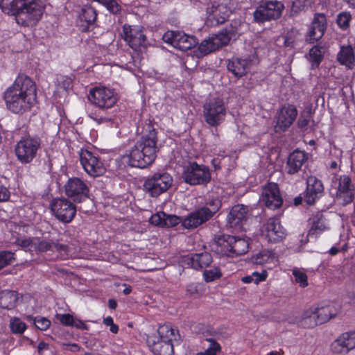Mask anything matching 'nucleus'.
I'll list each match as a JSON object with an SVG mask.
<instances>
[{
  "instance_id": "1",
  "label": "nucleus",
  "mask_w": 355,
  "mask_h": 355,
  "mask_svg": "<svg viewBox=\"0 0 355 355\" xmlns=\"http://www.w3.org/2000/svg\"><path fill=\"white\" fill-rule=\"evenodd\" d=\"M7 108L15 114L29 110L37 102L36 85L27 76L19 74L4 92Z\"/></svg>"
},
{
  "instance_id": "2",
  "label": "nucleus",
  "mask_w": 355,
  "mask_h": 355,
  "mask_svg": "<svg viewBox=\"0 0 355 355\" xmlns=\"http://www.w3.org/2000/svg\"><path fill=\"white\" fill-rule=\"evenodd\" d=\"M155 128L148 126V133L144 135L128 155L127 163L132 167L145 168L155 159L159 148Z\"/></svg>"
},
{
  "instance_id": "3",
  "label": "nucleus",
  "mask_w": 355,
  "mask_h": 355,
  "mask_svg": "<svg viewBox=\"0 0 355 355\" xmlns=\"http://www.w3.org/2000/svg\"><path fill=\"white\" fill-rule=\"evenodd\" d=\"M158 336H149L147 343L151 351L155 355H173L172 340L176 339L175 329L169 324L160 326L157 330Z\"/></svg>"
},
{
  "instance_id": "4",
  "label": "nucleus",
  "mask_w": 355,
  "mask_h": 355,
  "mask_svg": "<svg viewBox=\"0 0 355 355\" xmlns=\"http://www.w3.org/2000/svg\"><path fill=\"white\" fill-rule=\"evenodd\" d=\"M237 30L232 27H226L217 34H213L208 38L205 39L198 46V51L200 56H204L218 49L226 46L232 39H235Z\"/></svg>"
},
{
  "instance_id": "5",
  "label": "nucleus",
  "mask_w": 355,
  "mask_h": 355,
  "mask_svg": "<svg viewBox=\"0 0 355 355\" xmlns=\"http://www.w3.org/2000/svg\"><path fill=\"white\" fill-rule=\"evenodd\" d=\"M44 10L42 3L37 0L26 2L15 15L16 22L22 26H35L42 18Z\"/></svg>"
},
{
  "instance_id": "6",
  "label": "nucleus",
  "mask_w": 355,
  "mask_h": 355,
  "mask_svg": "<svg viewBox=\"0 0 355 355\" xmlns=\"http://www.w3.org/2000/svg\"><path fill=\"white\" fill-rule=\"evenodd\" d=\"M226 107L222 98H214L203 105V117L210 126L216 127L221 124L226 116Z\"/></svg>"
},
{
  "instance_id": "7",
  "label": "nucleus",
  "mask_w": 355,
  "mask_h": 355,
  "mask_svg": "<svg viewBox=\"0 0 355 355\" xmlns=\"http://www.w3.org/2000/svg\"><path fill=\"white\" fill-rule=\"evenodd\" d=\"M173 178L167 173H155L144 183V189L151 197H157L166 191L172 185Z\"/></svg>"
},
{
  "instance_id": "8",
  "label": "nucleus",
  "mask_w": 355,
  "mask_h": 355,
  "mask_svg": "<svg viewBox=\"0 0 355 355\" xmlns=\"http://www.w3.org/2000/svg\"><path fill=\"white\" fill-rule=\"evenodd\" d=\"M182 178L190 185L205 184L210 181L211 174L207 166L192 162L185 166Z\"/></svg>"
},
{
  "instance_id": "9",
  "label": "nucleus",
  "mask_w": 355,
  "mask_h": 355,
  "mask_svg": "<svg viewBox=\"0 0 355 355\" xmlns=\"http://www.w3.org/2000/svg\"><path fill=\"white\" fill-rule=\"evenodd\" d=\"M230 3V0H218L211 2V5L207 8V19L211 26H217L226 21L232 10Z\"/></svg>"
},
{
  "instance_id": "10",
  "label": "nucleus",
  "mask_w": 355,
  "mask_h": 355,
  "mask_svg": "<svg viewBox=\"0 0 355 355\" xmlns=\"http://www.w3.org/2000/svg\"><path fill=\"white\" fill-rule=\"evenodd\" d=\"M40 147V142L37 139L31 137L22 139L15 146V155L21 163L28 164L35 157Z\"/></svg>"
},
{
  "instance_id": "11",
  "label": "nucleus",
  "mask_w": 355,
  "mask_h": 355,
  "mask_svg": "<svg viewBox=\"0 0 355 355\" xmlns=\"http://www.w3.org/2000/svg\"><path fill=\"white\" fill-rule=\"evenodd\" d=\"M88 98L92 104L101 109L112 107L118 100L117 95L114 91L105 87L92 88Z\"/></svg>"
},
{
  "instance_id": "12",
  "label": "nucleus",
  "mask_w": 355,
  "mask_h": 355,
  "mask_svg": "<svg viewBox=\"0 0 355 355\" xmlns=\"http://www.w3.org/2000/svg\"><path fill=\"white\" fill-rule=\"evenodd\" d=\"M284 8L281 1H270L261 4L254 12V19L256 22L263 23L278 19Z\"/></svg>"
},
{
  "instance_id": "13",
  "label": "nucleus",
  "mask_w": 355,
  "mask_h": 355,
  "mask_svg": "<svg viewBox=\"0 0 355 355\" xmlns=\"http://www.w3.org/2000/svg\"><path fill=\"white\" fill-rule=\"evenodd\" d=\"M162 39L165 42L182 51L192 49L198 43L196 37L173 31L165 33Z\"/></svg>"
},
{
  "instance_id": "14",
  "label": "nucleus",
  "mask_w": 355,
  "mask_h": 355,
  "mask_svg": "<svg viewBox=\"0 0 355 355\" xmlns=\"http://www.w3.org/2000/svg\"><path fill=\"white\" fill-rule=\"evenodd\" d=\"M80 164L85 172L92 177H98L105 172L103 164L91 151L81 149L79 153Z\"/></svg>"
},
{
  "instance_id": "15",
  "label": "nucleus",
  "mask_w": 355,
  "mask_h": 355,
  "mask_svg": "<svg viewBox=\"0 0 355 355\" xmlns=\"http://www.w3.org/2000/svg\"><path fill=\"white\" fill-rule=\"evenodd\" d=\"M51 207L54 216L63 223L71 222L76 213L75 205L66 198L53 200Z\"/></svg>"
},
{
  "instance_id": "16",
  "label": "nucleus",
  "mask_w": 355,
  "mask_h": 355,
  "mask_svg": "<svg viewBox=\"0 0 355 355\" xmlns=\"http://www.w3.org/2000/svg\"><path fill=\"white\" fill-rule=\"evenodd\" d=\"M297 110L293 105H285L277 112L275 131L277 133L286 131L295 121Z\"/></svg>"
},
{
  "instance_id": "17",
  "label": "nucleus",
  "mask_w": 355,
  "mask_h": 355,
  "mask_svg": "<svg viewBox=\"0 0 355 355\" xmlns=\"http://www.w3.org/2000/svg\"><path fill=\"white\" fill-rule=\"evenodd\" d=\"M89 188L80 178H73L65 184V193L76 202H81L88 198Z\"/></svg>"
},
{
  "instance_id": "18",
  "label": "nucleus",
  "mask_w": 355,
  "mask_h": 355,
  "mask_svg": "<svg viewBox=\"0 0 355 355\" xmlns=\"http://www.w3.org/2000/svg\"><path fill=\"white\" fill-rule=\"evenodd\" d=\"M261 234L268 241L276 243L286 236V230L280 224L279 218H271L262 226Z\"/></svg>"
},
{
  "instance_id": "19",
  "label": "nucleus",
  "mask_w": 355,
  "mask_h": 355,
  "mask_svg": "<svg viewBox=\"0 0 355 355\" xmlns=\"http://www.w3.org/2000/svg\"><path fill=\"white\" fill-rule=\"evenodd\" d=\"M248 218V207L243 205H234L227 215V223L231 228L236 231L245 230Z\"/></svg>"
},
{
  "instance_id": "20",
  "label": "nucleus",
  "mask_w": 355,
  "mask_h": 355,
  "mask_svg": "<svg viewBox=\"0 0 355 355\" xmlns=\"http://www.w3.org/2000/svg\"><path fill=\"white\" fill-rule=\"evenodd\" d=\"M260 200L270 209L279 208L283 203V200L280 196L278 185L272 182L268 183L263 189Z\"/></svg>"
},
{
  "instance_id": "21",
  "label": "nucleus",
  "mask_w": 355,
  "mask_h": 355,
  "mask_svg": "<svg viewBox=\"0 0 355 355\" xmlns=\"http://www.w3.org/2000/svg\"><path fill=\"white\" fill-rule=\"evenodd\" d=\"M327 18L324 14H315L308 33L309 38L306 40L313 43L322 38L327 29Z\"/></svg>"
},
{
  "instance_id": "22",
  "label": "nucleus",
  "mask_w": 355,
  "mask_h": 355,
  "mask_svg": "<svg viewBox=\"0 0 355 355\" xmlns=\"http://www.w3.org/2000/svg\"><path fill=\"white\" fill-rule=\"evenodd\" d=\"M123 35L124 40L132 49H136L145 44L146 37L139 27L125 25L123 26Z\"/></svg>"
},
{
  "instance_id": "23",
  "label": "nucleus",
  "mask_w": 355,
  "mask_h": 355,
  "mask_svg": "<svg viewBox=\"0 0 355 355\" xmlns=\"http://www.w3.org/2000/svg\"><path fill=\"white\" fill-rule=\"evenodd\" d=\"M307 187L304 200L308 205H313L324 191L322 182L314 176H310L306 181Z\"/></svg>"
},
{
  "instance_id": "24",
  "label": "nucleus",
  "mask_w": 355,
  "mask_h": 355,
  "mask_svg": "<svg viewBox=\"0 0 355 355\" xmlns=\"http://www.w3.org/2000/svg\"><path fill=\"white\" fill-rule=\"evenodd\" d=\"M211 262L212 257L210 253L207 252L191 254L183 258V263L184 265L196 270L205 268Z\"/></svg>"
},
{
  "instance_id": "25",
  "label": "nucleus",
  "mask_w": 355,
  "mask_h": 355,
  "mask_svg": "<svg viewBox=\"0 0 355 355\" xmlns=\"http://www.w3.org/2000/svg\"><path fill=\"white\" fill-rule=\"evenodd\" d=\"M252 60L250 59H242L233 58L228 60L227 67L229 71L232 72L235 77L239 78L245 75L252 66Z\"/></svg>"
},
{
  "instance_id": "26",
  "label": "nucleus",
  "mask_w": 355,
  "mask_h": 355,
  "mask_svg": "<svg viewBox=\"0 0 355 355\" xmlns=\"http://www.w3.org/2000/svg\"><path fill=\"white\" fill-rule=\"evenodd\" d=\"M318 318V314L315 307L312 306L302 313L300 319L290 320L289 323L296 324L303 328H313L321 324Z\"/></svg>"
},
{
  "instance_id": "27",
  "label": "nucleus",
  "mask_w": 355,
  "mask_h": 355,
  "mask_svg": "<svg viewBox=\"0 0 355 355\" xmlns=\"http://www.w3.org/2000/svg\"><path fill=\"white\" fill-rule=\"evenodd\" d=\"M209 220V217L200 207L183 219L182 226L187 229H194Z\"/></svg>"
},
{
  "instance_id": "28",
  "label": "nucleus",
  "mask_w": 355,
  "mask_h": 355,
  "mask_svg": "<svg viewBox=\"0 0 355 355\" xmlns=\"http://www.w3.org/2000/svg\"><path fill=\"white\" fill-rule=\"evenodd\" d=\"M306 159V155L304 151L297 150L293 151L288 158V173L289 174H295L297 173Z\"/></svg>"
},
{
  "instance_id": "29",
  "label": "nucleus",
  "mask_w": 355,
  "mask_h": 355,
  "mask_svg": "<svg viewBox=\"0 0 355 355\" xmlns=\"http://www.w3.org/2000/svg\"><path fill=\"white\" fill-rule=\"evenodd\" d=\"M233 236L225 234L216 241V252L221 255L233 257L232 254Z\"/></svg>"
},
{
  "instance_id": "30",
  "label": "nucleus",
  "mask_w": 355,
  "mask_h": 355,
  "mask_svg": "<svg viewBox=\"0 0 355 355\" xmlns=\"http://www.w3.org/2000/svg\"><path fill=\"white\" fill-rule=\"evenodd\" d=\"M318 314V319L320 324L328 322L330 319L335 318L339 310L333 304H327L320 307H315Z\"/></svg>"
},
{
  "instance_id": "31",
  "label": "nucleus",
  "mask_w": 355,
  "mask_h": 355,
  "mask_svg": "<svg viewBox=\"0 0 355 355\" xmlns=\"http://www.w3.org/2000/svg\"><path fill=\"white\" fill-rule=\"evenodd\" d=\"M17 300L18 295L15 291H5L0 293V307L2 309H13Z\"/></svg>"
},
{
  "instance_id": "32",
  "label": "nucleus",
  "mask_w": 355,
  "mask_h": 355,
  "mask_svg": "<svg viewBox=\"0 0 355 355\" xmlns=\"http://www.w3.org/2000/svg\"><path fill=\"white\" fill-rule=\"evenodd\" d=\"M232 249L233 257L240 256L248 252V243L245 239L233 236Z\"/></svg>"
},
{
  "instance_id": "33",
  "label": "nucleus",
  "mask_w": 355,
  "mask_h": 355,
  "mask_svg": "<svg viewBox=\"0 0 355 355\" xmlns=\"http://www.w3.org/2000/svg\"><path fill=\"white\" fill-rule=\"evenodd\" d=\"M297 32L295 30H291L284 35L278 37L276 40L278 46L292 48L294 46Z\"/></svg>"
},
{
  "instance_id": "34",
  "label": "nucleus",
  "mask_w": 355,
  "mask_h": 355,
  "mask_svg": "<svg viewBox=\"0 0 355 355\" xmlns=\"http://www.w3.org/2000/svg\"><path fill=\"white\" fill-rule=\"evenodd\" d=\"M97 12L92 6H85L83 8L81 12L79 15L80 19L85 21L87 26L93 24L95 22Z\"/></svg>"
},
{
  "instance_id": "35",
  "label": "nucleus",
  "mask_w": 355,
  "mask_h": 355,
  "mask_svg": "<svg viewBox=\"0 0 355 355\" xmlns=\"http://www.w3.org/2000/svg\"><path fill=\"white\" fill-rule=\"evenodd\" d=\"M338 60L342 64L349 65L352 64L354 60L352 46H343L338 54Z\"/></svg>"
},
{
  "instance_id": "36",
  "label": "nucleus",
  "mask_w": 355,
  "mask_h": 355,
  "mask_svg": "<svg viewBox=\"0 0 355 355\" xmlns=\"http://www.w3.org/2000/svg\"><path fill=\"white\" fill-rule=\"evenodd\" d=\"M310 61L312 62V68L318 67L323 59L322 48L318 46L312 47L309 51Z\"/></svg>"
},
{
  "instance_id": "37",
  "label": "nucleus",
  "mask_w": 355,
  "mask_h": 355,
  "mask_svg": "<svg viewBox=\"0 0 355 355\" xmlns=\"http://www.w3.org/2000/svg\"><path fill=\"white\" fill-rule=\"evenodd\" d=\"M221 207V202L220 200L216 198L208 201L206 205L201 207L205 212L207 216L210 219L220 209Z\"/></svg>"
},
{
  "instance_id": "38",
  "label": "nucleus",
  "mask_w": 355,
  "mask_h": 355,
  "mask_svg": "<svg viewBox=\"0 0 355 355\" xmlns=\"http://www.w3.org/2000/svg\"><path fill=\"white\" fill-rule=\"evenodd\" d=\"M339 337L340 342L345 344L349 352L355 348V332L343 333Z\"/></svg>"
},
{
  "instance_id": "39",
  "label": "nucleus",
  "mask_w": 355,
  "mask_h": 355,
  "mask_svg": "<svg viewBox=\"0 0 355 355\" xmlns=\"http://www.w3.org/2000/svg\"><path fill=\"white\" fill-rule=\"evenodd\" d=\"M267 272L266 271H263L261 273L258 272H254L251 275L245 276L242 278V282L245 284H249L252 282L254 284H257L261 281H264L266 279Z\"/></svg>"
},
{
  "instance_id": "40",
  "label": "nucleus",
  "mask_w": 355,
  "mask_h": 355,
  "mask_svg": "<svg viewBox=\"0 0 355 355\" xmlns=\"http://www.w3.org/2000/svg\"><path fill=\"white\" fill-rule=\"evenodd\" d=\"M352 16L349 12H343L338 15L336 22L343 30H346L349 26Z\"/></svg>"
},
{
  "instance_id": "41",
  "label": "nucleus",
  "mask_w": 355,
  "mask_h": 355,
  "mask_svg": "<svg viewBox=\"0 0 355 355\" xmlns=\"http://www.w3.org/2000/svg\"><path fill=\"white\" fill-rule=\"evenodd\" d=\"M311 109L304 110L297 121V126L302 130H305L308 126L310 119L311 118Z\"/></svg>"
},
{
  "instance_id": "42",
  "label": "nucleus",
  "mask_w": 355,
  "mask_h": 355,
  "mask_svg": "<svg viewBox=\"0 0 355 355\" xmlns=\"http://www.w3.org/2000/svg\"><path fill=\"white\" fill-rule=\"evenodd\" d=\"M10 327L14 334H22L26 329V324L17 318L10 320Z\"/></svg>"
},
{
  "instance_id": "43",
  "label": "nucleus",
  "mask_w": 355,
  "mask_h": 355,
  "mask_svg": "<svg viewBox=\"0 0 355 355\" xmlns=\"http://www.w3.org/2000/svg\"><path fill=\"white\" fill-rule=\"evenodd\" d=\"M222 273L220 269L217 267L209 270H205L203 272L205 280L207 282H211L215 279H219Z\"/></svg>"
},
{
  "instance_id": "44",
  "label": "nucleus",
  "mask_w": 355,
  "mask_h": 355,
  "mask_svg": "<svg viewBox=\"0 0 355 355\" xmlns=\"http://www.w3.org/2000/svg\"><path fill=\"white\" fill-rule=\"evenodd\" d=\"M354 198L353 191H337L336 198L339 203L343 205H346L350 203Z\"/></svg>"
},
{
  "instance_id": "45",
  "label": "nucleus",
  "mask_w": 355,
  "mask_h": 355,
  "mask_svg": "<svg viewBox=\"0 0 355 355\" xmlns=\"http://www.w3.org/2000/svg\"><path fill=\"white\" fill-rule=\"evenodd\" d=\"M326 229L324 223L322 218H318L316 220L313 218V225L309 230V235H315L321 233Z\"/></svg>"
},
{
  "instance_id": "46",
  "label": "nucleus",
  "mask_w": 355,
  "mask_h": 355,
  "mask_svg": "<svg viewBox=\"0 0 355 355\" xmlns=\"http://www.w3.org/2000/svg\"><path fill=\"white\" fill-rule=\"evenodd\" d=\"M353 191L351 179L347 175L340 176L337 191Z\"/></svg>"
},
{
  "instance_id": "47",
  "label": "nucleus",
  "mask_w": 355,
  "mask_h": 355,
  "mask_svg": "<svg viewBox=\"0 0 355 355\" xmlns=\"http://www.w3.org/2000/svg\"><path fill=\"white\" fill-rule=\"evenodd\" d=\"M13 255V253L9 251L0 252V269L12 263L14 259Z\"/></svg>"
},
{
  "instance_id": "48",
  "label": "nucleus",
  "mask_w": 355,
  "mask_h": 355,
  "mask_svg": "<svg viewBox=\"0 0 355 355\" xmlns=\"http://www.w3.org/2000/svg\"><path fill=\"white\" fill-rule=\"evenodd\" d=\"M293 275L295 277V282L299 283L301 286L306 287L308 286L307 276L304 272L298 269H294L293 270Z\"/></svg>"
},
{
  "instance_id": "49",
  "label": "nucleus",
  "mask_w": 355,
  "mask_h": 355,
  "mask_svg": "<svg viewBox=\"0 0 355 355\" xmlns=\"http://www.w3.org/2000/svg\"><path fill=\"white\" fill-rule=\"evenodd\" d=\"M346 345L344 343H341L340 342V337H338L334 342L331 344V349L334 353L336 354H346L349 352L348 349L346 348Z\"/></svg>"
},
{
  "instance_id": "50",
  "label": "nucleus",
  "mask_w": 355,
  "mask_h": 355,
  "mask_svg": "<svg viewBox=\"0 0 355 355\" xmlns=\"http://www.w3.org/2000/svg\"><path fill=\"white\" fill-rule=\"evenodd\" d=\"M34 249L42 252L53 251V241L42 240L37 244L35 243Z\"/></svg>"
},
{
  "instance_id": "51",
  "label": "nucleus",
  "mask_w": 355,
  "mask_h": 355,
  "mask_svg": "<svg viewBox=\"0 0 355 355\" xmlns=\"http://www.w3.org/2000/svg\"><path fill=\"white\" fill-rule=\"evenodd\" d=\"M183 218L175 215H167L164 217V225L165 227H173L180 223H182Z\"/></svg>"
},
{
  "instance_id": "52",
  "label": "nucleus",
  "mask_w": 355,
  "mask_h": 355,
  "mask_svg": "<svg viewBox=\"0 0 355 355\" xmlns=\"http://www.w3.org/2000/svg\"><path fill=\"white\" fill-rule=\"evenodd\" d=\"M34 324L37 329L45 331L50 327L51 322L44 317H36L34 318Z\"/></svg>"
},
{
  "instance_id": "53",
  "label": "nucleus",
  "mask_w": 355,
  "mask_h": 355,
  "mask_svg": "<svg viewBox=\"0 0 355 355\" xmlns=\"http://www.w3.org/2000/svg\"><path fill=\"white\" fill-rule=\"evenodd\" d=\"M165 216H166V214L164 212H159V213L153 215L150 218L149 221L153 225H155L157 226L164 227V221Z\"/></svg>"
},
{
  "instance_id": "54",
  "label": "nucleus",
  "mask_w": 355,
  "mask_h": 355,
  "mask_svg": "<svg viewBox=\"0 0 355 355\" xmlns=\"http://www.w3.org/2000/svg\"><path fill=\"white\" fill-rule=\"evenodd\" d=\"M56 84L58 87L67 90L71 85V80L66 76H60L57 78Z\"/></svg>"
},
{
  "instance_id": "55",
  "label": "nucleus",
  "mask_w": 355,
  "mask_h": 355,
  "mask_svg": "<svg viewBox=\"0 0 355 355\" xmlns=\"http://www.w3.org/2000/svg\"><path fill=\"white\" fill-rule=\"evenodd\" d=\"M210 341L213 343L212 346L203 352L198 353L196 355H216V352L220 349V346L213 340H210Z\"/></svg>"
},
{
  "instance_id": "56",
  "label": "nucleus",
  "mask_w": 355,
  "mask_h": 355,
  "mask_svg": "<svg viewBox=\"0 0 355 355\" xmlns=\"http://www.w3.org/2000/svg\"><path fill=\"white\" fill-rule=\"evenodd\" d=\"M17 243L19 246L25 250H32V248H34L35 243L31 239H18Z\"/></svg>"
},
{
  "instance_id": "57",
  "label": "nucleus",
  "mask_w": 355,
  "mask_h": 355,
  "mask_svg": "<svg viewBox=\"0 0 355 355\" xmlns=\"http://www.w3.org/2000/svg\"><path fill=\"white\" fill-rule=\"evenodd\" d=\"M58 320L64 325H70L71 326L72 322H73V318L70 314H62V315H56Z\"/></svg>"
},
{
  "instance_id": "58",
  "label": "nucleus",
  "mask_w": 355,
  "mask_h": 355,
  "mask_svg": "<svg viewBox=\"0 0 355 355\" xmlns=\"http://www.w3.org/2000/svg\"><path fill=\"white\" fill-rule=\"evenodd\" d=\"M252 259H253V261L256 264H263L269 260L270 257L266 253L263 252V253L257 254L256 257H253Z\"/></svg>"
},
{
  "instance_id": "59",
  "label": "nucleus",
  "mask_w": 355,
  "mask_h": 355,
  "mask_svg": "<svg viewBox=\"0 0 355 355\" xmlns=\"http://www.w3.org/2000/svg\"><path fill=\"white\" fill-rule=\"evenodd\" d=\"M10 197V193L6 187L0 183V202L6 201Z\"/></svg>"
},
{
  "instance_id": "60",
  "label": "nucleus",
  "mask_w": 355,
  "mask_h": 355,
  "mask_svg": "<svg viewBox=\"0 0 355 355\" xmlns=\"http://www.w3.org/2000/svg\"><path fill=\"white\" fill-rule=\"evenodd\" d=\"M94 121H96L98 124L106 123V124H112V120L110 117H98L93 116L92 114L89 115Z\"/></svg>"
},
{
  "instance_id": "61",
  "label": "nucleus",
  "mask_w": 355,
  "mask_h": 355,
  "mask_svg": "<svg viewBox=\"0 0 355 355\" xmlns=\"http://www.w3.org/2000/svg\"><path fill=\"white\" fill-rule=\"evenodd\" d=\"M72 327H75L79 329H87V325L81 320H74L71 324Z\"/></svg>"
},
{
  "instance_id": "62",
  "label": "nucleus",
  "mask_w": 355,
  "mask_h": 355,
  "mask_svg": "<svg viewBox=\"0 0 355 355\" xmlns=\"http://www.w3.org/2000/svg\"><path fill=\"white\" fill-rule=\"evenodd\" d=\"M49 348V344L44 341L40 342L37 345V352L40 354H42L44 350H47Z\"/></svg>"
},
{
  "instance_id": "63",
  "label": "nucleus",
  "mask_w": 355,
  "mask_h": 355,
  "mask_svg": "<svg viewBox=\"0 0 355 355\" xmlns=\"http://www.w3.org/2000/svg\"><path fill=\"white\" fill-rule=\"evenodd\" d=\"M67 246L65 245H63V244H60V243H55L54 242H53V250H55V251H66L67 250Z\"/></svg>"
},
{
  "instance_id": "64",
  "label": "nucleus",
  "mask_w": 355,
  "mask_h": 355,
  "mask_svg": "<svg viewBox=\"0 0 355 355\" xmlns=\"http://www.w3.org/2000/svg\"><path fill=\"white\" fill-rule=\"evenodd\" d=\"M108 306L111 309H115L116 308L117 303L116 300L110 299L108 301Z\"/></svg>"
}]
</instances>
